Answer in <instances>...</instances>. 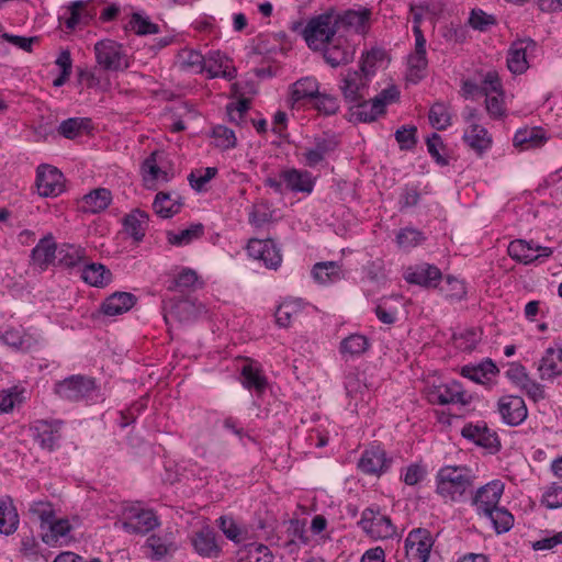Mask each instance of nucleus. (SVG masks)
Here are the masks:
<instances>
[{"label":"nucleus","mask_w":562,"mask_h":562,"mask_svg":"<svg viewBox=\"0 0 562 562\" xmlns=\"http://www.w3.org/2000/svg\"><path fill=\"white\" fill-rule=\"evenodd\" d=\"M436 492L446 501H460L473 486L471 471L464 467H445L436 476Z\"/></svg>","instance_id":"obj_1"},{"label":"nucleus","mask_w":562,"mask_h":562,"mask_svg":"<svg viewBox=\"0 0 562 562\" xmlns=\"http://www.w3.org/2000/svg\"><path fill=\"white\" fill-rule=\"evenodd\" d=\"M337 18L334 12H326L312 18L303 30V37L311 49L319 50L333 41L337 32Z\"/></svg>","instance_id":"obj_2"},{"label":"nucleus","mask_w":562,"mask_h":562,"mask_svg":"<svg viewBox=\"0 0 562 562\" xmlns=\"http://www.w3.org/2000/svg\"><path fill=\"white\" fill-rule=\"evenodd\" d=\"M158 525L159 521L155 513L140 507L138 504H124L121 519L115 522V527L134 535H145Z\"/></svg>","instance_id":"obj_3"},{"label":"nucleus","mask_w":562,"mask_h":562,"mask_svg":"<svg viewBox=\"0 0 562 562\" xmlns=\"http://www.w3.org/2000/svg\"><path fill=\"white\" fill-rule=\"evenodd\" d=\"M362 531L373 540H386L396 535V527L391 518L381 513L379 507H368L358 522Z\"/></svg>","instance_id":"obj_4"},{"label":"nucleus","mask_w":562,"mask_h":562,"mask_svg":"<svg viewBox=\"0 0 562 562\" xmlns=\"http://www.w3.org/2000/svg\"><path fill=\"white\" fill-rule=\"evenodd\" d=\"M98 65L108 71H121L130 66L128 56L123 46L112 40H103L94 45Z\"/></svg>","instance_id":"obj_5"},{"label":"nucleus","mask_w":562,"mask_h":562,"mask_svg":"<svg viewBox=\"0 0 562 562\" xmlns=\"http://www.w3.org/2000/svg\"><path fill=\"white\" fill-rule=\"evenodd\" d=\"M427 398L431 404L448 405L460 404L467 406L473 401V395L464 390L458 381L432 386L427 392Z\"/></svg>","instance_id":"obj_6"},{"label":"nucleus","mask_w":562,"mask_h":562,"mask_svg":"<svg viewBox=\"0 0 562 562\" xmlns=\"http://www.w3.org/2000/svg\"><path fill=\"white\" fill-rule=\"evenodd\" d=\"M95 390V381L85 375H71L55 384V393L67 401L83 400Z\"/></svg>","instance_id":"obj_7"},{"label":"nucleus","mask_w":562,"mask_h":562,"mask_svg":"<svg viewBox=\"0 0 562 562\" xmlns=\"http://www.w3.org/2000/svg\"><path fill=\"white\" fill-rule=\"evenodd\" d=\"M434 540L424 528L412 530L405 539V553L408 562H427Z\"/></svg>","instance_id":"obj_8"},{"label":"nucleus","mask_w":562,"mask_h":562,"mask_svg":"<svg viewBox=\"0 0 562 562\" xmlns=\"http://www.w3.org/2000/svg\"><path fill=\"white\" fill-rule=\"evenodd\" d=\"M415 48L407 58V80L417 83L425 75L428 66L426 57V38L419 26L414 27Z\"/></svg>","instance_id":"obj_9"},{"label":"nucleus","mask_w":562,"mask_h":562,"mask_svg":"<svg viewBox=\"0 0 562 562\" xmlns=\"http://www.w3.org/2000/svg\"><path fill=\"white\" fill-rule=\"evenodd\" d=\"M503 492L504 483L499 480H494L480 487L472 498V505L475 507L477 515L483 516L498 507Z\"/></svg>","instance_id":"obj_10"},{"label":"nucleus","mask_w":562,"mask_h":562,"mask_svg":"<svg viewBox=\"0 0 562 562\" xmlns=\"http://www.w3.org/2000/svg\"><path fill=\"white\" fill-rule=\"evenodd\" d=\"M36 188L41 196H57L64 191L63 173L52 166H40L36 172Z\"/></svg>","instance_id":"obj_11"},{"label":"nucleus","mask_w":562,"mask_h":562,"mask_svg":"<svg viewBox=\"0 0 562 562\" xmlns=\"http://www.w3.org/2000/svg\"><path fill=\"white\" fill-rule=\"evenodd\" d=\"M370 78L360 70H348L341 79L340 90L347 102L356 103L364 99Z\"/></svg>","instance_id":"obj_12"},{"label":"nucleus","mask_w":562,"mask_h":562,"mask_svg":"<svg viewBox=\"0 0 562 562\" xmlns=\"http://www.w3.org/2000/svg\"><path fill=\"white\" fill-rule=\"evenodd\" d=\"M404 279L408 283L418 284L424 288L435 289L442 281V273L439 268L430 263H420L409 267L404 273Z\"/></svg>","instance_id":"obj_13"},{"label":"nucleus","mask_w":562,"mask_h":562,"mask_svg":"<svg viewBox=\"0 0 562 562\" xmlns=\"http://www.w3.org/2000/svg\"><path fill=\"white\" fill-rule=\"evenodd\" d=\"M392 459L386 457L381 447H371L366 449L358 461V468L368 475H381L386 472L391 465Z\"/></svg>","instance_id":"obj_14"},{"label":"nucleus","mask_w":562,"mask_h":562,"mask_svg":"<svg viewBox=\"0 0 562 562\" xmlns=\"http://www.w3.org/2000/svg\"><path fill=\"white\" fill-rule=\"evenodd\" d=\"M191 544L194 551L203 558L216 559L222 552L216 533L210 526H203L194 531L191 536Z\"/></svg>","instance_id":"obj_15"},{"label":"nucleus","mask_w":562,"mask_h":562,"mask_svg":"<svg viewBox=\"0 0 562 562\" xmlns=\"http://www.w3.org/2000/svg\"><path fill=\"white\" fill-rule=\"evenodd\" d=\"M371 15L372 12L368 8L349 9L340 14H336L337 25L349 32L364 35L370 30Z\"/></svg>","instance_id":"obj_16"},{"label":"nucleus","mask_w":562,"mask_h":562,"mask_svg":"<svg viewBox=\"0 0 562 562\" xmlns=\"http://www.w3.org/2000/svg\"><path fill=\"white\" fill-rule=\"evenodd\" d=\"M247 251L254 259L261 260L267 268L276 269L282 260L279 249L270 239H250Z\"/></svg>","instance_id":"obj_17"},{"label":"nucleus","mask_w":562,"mask_h":562,"mask_svg":"<svg viewBox=\"0 0 562 562\" xmlns=\"http://www.w3.org/2000/svg\"><path fill=\"white\" fill-rule=\"evenodd\" d=\"M498 411L503 420L510 425L517 426L527 417V406L522 396L505 395L498 401Z\"/></svg>","instance_id":"obj_18"},{"label":"nucleus","mask_w":562,"mask_h":562,"mask_svg":"<svg viewBox=\"0 0 562 562\" xmlns=\"http://www.w3.org/2000/svg\"><path fill=\"white\" fill-rule=\"evenodd\" d=\"M60 420H37L32 427L35 440L43 449L54 450L60 440Z\"/></svg>","instance_id":"obj_19"},{"label":"nucleus","mask_w":562,"mask_h":562,"mask_svg":"<svg viewBox=\"0 0 562 562\" xmlns=\"http://www.w3.org/2000/svg\"><path fill=\"white\" fill-rule=\"evenodd\" d=\"M280 178L285 184V189L292 192H303L310 194L314 190L315 179L307 170L288 168L280 171Z\"/></svg>","instance_id":"obj_20"},{"label":"nucleus","mask_w":562,"mask_h":562,"mask_svg":"<svg viewBox=\"0 0 562 562\" xmlns=\"http://www.w3.org/2000/svg\"><path fill=\"white\" fill-rule=\"evenodd\" d=\"M145 547L149 550L148 557L159 561L178 550L172 532L154 533L146 540Z\"/></svg>","instance_id":"obj_21"},{"label":"nucleus","mask_w":562,"mask_h":562,"mask_svg":"<svg viewBox=\"0 0 562 562\" xmlns=\"http://www.w3.org/2000/svg\"><path fill=\"white\" fill-rule=\"evenodd\" d=\"M204 71L210 78L222 77L233 80L236 77V68L231 65L229 58L221 52H211L205 57Z\"/></svg>","instance_id":"obj_22"},{"label":"nucleus","mask_w":562,"mask_h":562,"mask_svg":"<svg viewBox=\"0 0 562 562\" xmlns=\"http://www.w3.org/2000/svg\"><path fill=\"white\" fill-rule=\"evenodd\" d=\"M57 249L54 236L52 234H47L41 238L32 249L31 258L33 263L42 270H46L55 262V259L57 258Z\"/></svg>","instance_id":"obj_23"},{"label":"nucleus","mask_w":562,"mask_h":562,"mask_svg":"<svg viewBox=\"0 0 562 562\" xmlns=\"http://www.w3.org/2000/svg\"><path fill=\"white\" fill-rule=\"evenodd\" d=\"M319 93V82L314 77H303L289 88V102L292 106L306 100H315Z\"/></svg>","instance_id":"obj_24"},{"label":"nucleus","mask_w":562,"mask_h":562,"mask_svg":"<svg viewBox=\"0 0 562 562\" xmlns=\"http://www.w3.org/2000/svg\"><path fill=\"white\" fill-rule=\"evenodd\" d=\"M462 436L476 445L491 451H497L499 447L498 437L484 425H465L461 431Z\"/></svg>","instance_id":"obj_25"},{"label":"nucleus","mask_w":562,"mask_h":562,"mask_svg":"<svg viewBox=\"0 0 562 562\" xmlns=\"http://www.w3.org/2000/svg\"><path fill=\"white\" fill-rule=\"evenodd\" d=\"M111 202V191L105 188H97L82 196L80 210L83 213L97 214L108 209Z\"/></svg>","instance_id":"obj_26"},{"label":"nucleus","mask_w":562,"mask_h":562,"mask_svg":"<svg viewBox=\"0 0 562 562\" xmlns=\"http://www.w3.org/2000/svg\"><path fill=\"white\" fill-rule=\"evenodd\" d=\"M496 364L486 359L477 366H464L461 375L482 385H488L498 373Z\"/></svg>","instance_id":"obj_27"},{"label":"nucleus","mask_w":562,"mask_h":562,"mask_svg":"<svg viewBox=\"0 0 562 562\" xmlns=\"http://www.w3.org/2000/svg\"><path fill=\"white\" fill-rule=\"evenodd\" d=\"M337 147V142L333 138H316L314 146L308 147L303 153L304 165L314 168L322 161H324L325 157L334 151Z\"/></svg>","instance_id":"obj_28"},{"label":"nucleus","mask_w":562,"mask_h":562,"mask_svg":"<svg viewBox=\"0 0 562 562\" xmlns=\"http://www.w3.org/2000/svg\"><path fill=\"white\" fill-rule=\"evenodd\" d=\"M538 370L542 379L562 374V347H549L540 360Z\"/></svg>","instance_id":"obj_29"},{"label":"nucleus","mask_w":562,"mask_h":562,"mask_svg":"<svg viewBox=\"0 0 562 562\" xmlns=\"http://www.w3.org/2000/svg\"><path fill=\"white\" fill-rule=\"evenodd\" d=\"M136 302V297L128 292H115L110 295L101 305L105 315L116 316L130 311Z\"/></svg>","instance_id":"obj_30"},{"label":"nucleus","mask_w":562,"mask_h":562,"mask_svg":"<svg viewBox=\"0 0 562 562\" xmlns=\"http://www.w3.org/2000/svg\"><path fill=\"white\" fill-rule=\"evenodd\" d=\"M19 527V515L10 496L0 499V533L13 535Z\"/></svg>","instance_id":"obj_31"},{"label":"nucleus","mask_w":562,"mask_h":562,"mask_svg":"<svg viewBox=\"0 0 562 562\" xmlns=\"http://www.w3.org/2000/svg\"><path fill=\"white\" fill-rule=\"evenodd\" d=\"M464 142L477 153H483L492 145V137L481 124L468 126L463 134Z\"/></svg>","instance_id":"obj_32"},{"label":"nucleus","mask_w":562,"mask_h":562,"mask_svg":"<svg viewBox=\"0 0 562 562\" xmlns=\"http://www.w3.org/2000/svg\"><path fill=\"white\" fill-rule=\"evenodd\" d=\"M148 226V214L142 210H134L124 218V227L135 241H140Z\"/></svg>","instance_id":"obj_33"},{"label":"nucleus","mask_w":562,"mask_h":562,"mask_svg":"<svg viewBox=\"0 0 562 562\" xmlns=\"http://www.w3.org/2000/svg\"><path fill=\"white\" fill-rule=\"evenodd\" d=\"M345 387L347 394L356 400V407L358 406V402H368L370 400V390L366 383L363 373H349L346 378Z\"/></svg>","instance_id":"obj_34"},{"label":"nucleus","mask_w":562,"mask_h":562,"mask_svg":"<svg viewBox=\"0 0 562 562\" xmlns=\"http://www.w3.org/2000/svg\"><path fill=\"white\" fill-rule=\"evenodd\" d=\"M313 278L319 284H329L342 279L341 266L336 261L317 262L312 270Z\"/></svg>","instance_id":"obj_35"},{"label":"nucleus","mask_w":562,"mask_h":562,"mask_svg":"<svg viewBox=\"0 0 562 562\" xmlns=\"http://www.w3.org/2000/svg\"><path fill=\"white\" fill-rule=\"evenodd\" d=\"M507 67L514 75L527 71V44L524 41L514 42L508 49Z\"/></svg>","instance_id":"obj_36"},{"label":"nucleus","mask_w":562,"mask_h":562,"mask_svg":"<svg viewBox=\"0 0 562 562\" xmlns=\"http://www.w3.org/2000/svg\"><path fill=\"white\" fill-rule=\"evenodd\" d=\"M156 156L157 154L153 153L145 159L142 166L143 179L148 187L168 182L171 178L167 170H164L158 166Z\"/></svg>","instance_id":"obj_37"},{"label":"nucleus","mask_w":562,"mask_h":562,"mask_svg":"<svg viewBox=\"0 0 562 562\" xmlns=\"http://www.w3.org/2000/svg\"><path fill=\"white\" fill-rule=\"evenodd\" d=\"M81 278L92 286L104 288L112 281V273L102 263H90L82 269Z\"/></svg>","instance_id":"obj_38"},{"label":"nucleus","mask_w":562,"mask_h":562,"mask_svg":"<svg viewBox=\"0 0 562 562\" xmlns=\"http://www.w3.org/2000/svg\"><path fill=\"white\" fill-rule=\"evenodd\" d=\"M323 49L326 63L334 68L352 61L355 56V52L350 47L342 46L339 43L334 44L331 41L326 43Z\"/></svg>","instance_id":"obj_39"},{"label":"nucleus","mask_w":562,"mask_h":562,"mask_svg":"<svg viewBox=\"0 0 562 562\" xmlns=\"http://www.w3.org/2000/svg\"><path fill=\"white\" fill-rule=\"evenodd\" d=\"M304 307L301 299H288L283 301L276 311V321L279 326L288 327L292 318L297 316Z\"/></svg>","instance_id":"obj_40"},{"label":"nucleus","mask_w":562,"mask_h":562,"mask_svg":"<svg viewBox=\"0 0 562 562\" xmlns=\"http://www.w3.org/2000/svg\"><path fill=\"white\" fill-rule=\"evenodd\" d=\"M177 63L184 69L194 74H201L205 68V57L192 48H183L177 55Z\"/></svg>","instance_id":"obj_41"},{"label":"nucleus","mask_w":562,"mask_h":562,"mask_svg":"<svg viewBox=\"0 0 562 562\" xmlns=\"http://www.w3.org/2000/svg\"><path fill=\"white\" fill-rule=\"evenodd\" d=\"M181 206L182 203L179 200L172 199L171 195L166 192L157 193L153 203L155 213L162 218H169L178 214Z\"/></svg>","instance_id":"obj_42"},{"label":"nucleus","mask_w":562,"mask_h":562,"mask_svg":"<svg viewBox=\"0 0 562 562\" xmlns=\"http://www.w3.org/2000/svg\"><path fill=\"white\" fill-rule=\"evenodd\" d=\"M370 347L364 335L351 334L341 340L339 351L344 357H357L364 353Z\"/></svg>","instance_id":"obj_43"},{"label":"nucleus","mask_w":562,"mask_h":562,"mask_svg":"<svg viewBox=\"0 0 562 562\" xmlns=\"http://www.w3.org/2000/svg\"><path fill=\"white\" fill-rule=\"evenodd\" d=\"M202 310H204V307L201 304H196L190 300H180L172 305L169 315L184 323L195 319Z\"/></svg>","instance_id":"obj_44"},{"label":"nucleus","mask_w":562,"mask_h":562,"mask_svg":"<svg viewBox=\"0 0 562 562\" xmlns=\"http://www.w3.org/2000/svg\"><path fill=\"white\" fill-rule=\"evenodd\" d=\"M25 401V389L14 385L0 391V413H10Z\"/></svg>","instance_id":"obj_45"},{"label":"nucleus","mask_w":562,"mask_h":562,"mask_svg":"<svg viewBox=\"0 0 562 562\" xmlns=\"http://www.w3.org/2000/svg\"><path fill=\"white\" fill-rule=\"evenodd\" d=\"M86 250L72 244H61L57 249V258L60 265L65 267H75L83 260Z\"/></svg>","instance_id":"obj_46"},{"label":"nucleus","mask_w":562,"mask_h":562,"mask_svg":"<svg viewBox=\"0 0 562 562\" xmlns=\"http://www.w3.org/2000/svg\"><path fill=\"white\" fill-rule=\"evenodd\" d=\"M497 533L508 531L514 525V516L504 507H496L483 515Z\"/></svg>","instance_id":"obj_47"},{"label":"nucleus","mask_w":562,"mask_h":562,"mask_svg":"<svg viewBox=\"0 0 562 562\" xmlns=\"http://www.w3.org/2000/svg\"><path fill=\"white\" fill-rule=\"evenodd\" d=\"M428 119L434 128L439 131L446 130L451 125L449 106L443 102H436L429 110Z\"/></svg>","instance_id":"obj_48"},{"label":"nucleus","mask_w":562,"mask_h":562,"mask_svg":"<svg viewBox=\"0 0 562 562\" xmlns=\"http://www.w3.org/2000/svg\"><path fill=\"white\" fill-rule=\"evenodd\" d=\"M243 376V385L247 389H254L256 392L260 393L266 389V378L261 373V371L252 367L251 364H246L241 369Z\"/></svg>","instance_id":"obj_49"},{"label":"nucleus","mask_w":562,"mask_h":562,"mask_svg":"<svg viewBox=\"0 0 562 562\" xmlns=\"http://www.w3.org/2000/svg\"><path fill=\"white\" fill-rule=\"evenodd\" d=\"M356 110L353 115L360 122H373L380 115L384 114V111L381 109V105L375 103L372 99L366 101L364 99L357 102Z\"/></svg>","instance_id":"obj_50"},{"label":"nucleus","mask_w":562,"mask_h":562,"mask_svg":"<svg viewBox=\"0 0 562 562\" xmlns=\"http://www.w3.org/2000/svg\"><path fill=\"white\" fill-rule=\"evenodd\" d=\"M386 57L382 48H372L361 56L360 71L368 78L375 74V69Z\"/></svg>","instance_id":"obj_51"},{"label":"nucleus","mask_w":562,"mask_h":562,"mask_svg":"<svg viewBox=\"0 0 562 562\" xmlns=\"http://www.w3.org/2000/svg\"><path fill=\"white\" fill-rule=\"evenodd\" d=\"M89 119L70 117L60 123L58 133L68 139H74L80 136L89 127Z\"/></svg>","instance_id":"obj_52"},{"label":"nucleus","mask_w":562,"mask_h":562,"mask_svg":"<svg viewBox=\"0 0 562 562\" xmlns=\"http://www.w3.org/2000/svg\"><path fill=\"white\" fill-rule=\"evenodd\" d=\"M2 339L7 345L21 350H29L33 346V338L21 328L5 329Z\"/></svg>","instance_id":"obj_53"},{"label":"nucleus","mask_w":562,"mask_h":562,"mask_svg":"<svg viewBox=\"0 0 562 562\" xmlns=\"http://www.w3.org/2000/svg\"><path fill=\"white\" fill-rule=\"evenodd\" d=\"M216 175L217 168L215 167L196 168L189 173L188 180L192 189L201 192L205 190L206 184L215 178Z\"/></svg>","instance_id":"obj_54"},{"label":"nucleus","mask_w":562,"mask_h":562,"mask_svg":"<svg viewBox=\"0 0 562 562\" xmlns=\"http://www.w3.org/2000/svg\"><path fill=\"white\" fill-rule=\"evenodd\" d=\"M217 526L225 537L235 543L241 542L245 538L246 530L241 529L229 516H221L217 519Z\"/></svg>","instance_id":"obj_55"},{"label":"nucleus","mask_w":562,"mask_h":562,"mask_svg":"<svg viewBox=\"0 0 562 562\" xmlns=\"http://www.w3.org/2000/svg\"><path fill=\"white\" fill-rule=\"evenodd\" d=\"M203 234V226L201 224L192 225L189 228L182 229L178 233L169 232L168 241L171 245L182 246L188 245L192 240L199 238Z\"/></svg>","instance_id":"obj_56"},{"label":"nucleus","mask_w":562,"mask_h":562,"mask_svg":"<svg viewBox=\"0 0 562 562\" xmlns=\"http://www.w3.org/2000/svg\"><path fill=\"white\" fill-rule=\"evenodd\" d=\"M439 290L447 299L450 300H461L467 294L464 283L452 276H447L445 278Z\"/></svg>","instance_id":"obj_57"},{"label":"nucleus","mask_w":562,"mask_h":562,"mask_svg":"<svg viewBox=\"0 0 562 562\" xmlns=\"http://www.w3.org/2000/svg\"><path fill=\"white\" fill-rule=\"evenodd\" d=\"M131 30L137 35H149L159 33V26L153 23L148 16L133 13L130 20Z\"/></svg>","instance_id":"obj_58"},{"label":"nucleus","mask_w":562,"mask_h":562,"mask_svg":"<svg viewBox=\"0 0 562 562\" xmlns=\"http://www.w3.org/2000/svg\"><path fill=\"white\" fill-rule=\"evenodd\" d=\"M496 18L482 9H473L470 12L469 24L473 30L486 32L496 24Z\"/></svg>","instance_id":"obj_59"},{"label":"nucleus","mask_w":562,"mask_h":562,"mask_svg":"<svg viewBox=\"0 0 562 562\" xmlns=\"http://www.w3.org/2000/svg\"><path fill=\"white\" fill-rule=\"evenodd\" d=\"M212 137L215 146L224 150L234 148L237 144L234 131L224 125L215 126L212 131Z\"/></svg>","instance_id":"obj_60"},{"label":"nucleus","mask_w":562,"mask_h":562,"mask_svg":"<svg viewBox=\"0 0 562 562\" xmlns=\"http://www.w3.org/2000/svg\"><path fill=\"white\" fill-rule=\"evenodd\" d=\"M47 526L49 531L42 536L43 541L47 544L57 542L60 538L65 537L71 528L67 519L56 520L54 518Z\"/></svg>","instance_id":"obj_61"},{"label":"nucleus","mask_w":562,"mask_h":562,"mask_svg":"<svg viewBox=\"0 0 562 562\" xmlns=\"http://www.w3.org/2000/svg\"><path fill=\"white\" fill-rule=\"evenodd\" d=\"M423 240V233L411 227L401 229L396 235V243L398 247L404 250H409L418 246Z\"/></svg>","instance_id":"obj_62"},{"label":"nucleus","mask_w":562,"mask_h":562,"mask_svg":"<svg viewBox=\"0 0 562 562\" xmlns=\"http://www.w3.org/2000/svg\"><path fill=\"white\" fill-rule=\"evenodd\" d=\"M29 513L41 520L43 525H48L55 518L53 505L47 501H35L30 504Z\"/></svg>","instance_id":"obj_63"},{"label":"nucleus","mask_w":562,"mask_h":562,"mask_svg":"<svg viewBox=\"0 0 562 562\" xmlns=\"http://www.w3.org/2000/svg\"><path fill=\"white\" fill-rule=\"evenodd\" d=\"M541 504L549 509H557L562 507V486L552 483L548 486L541 497Z\"/></svg>","instance_id":"obj_64"}]
</instances>
